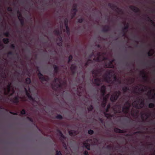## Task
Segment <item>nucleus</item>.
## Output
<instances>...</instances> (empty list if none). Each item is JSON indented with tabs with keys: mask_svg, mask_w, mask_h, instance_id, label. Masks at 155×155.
Here are the masks:
<instances>
[{
	"mask_svg": "<svg viewBox=\"0 0 155 155\" xmlns=\"http://www.w3.org/2000/svg\"><path fill=\"white\" fill-rule=\"evenodd\" d=\"M115 61L114 59H112L109 62L106 63L105 66L106 68H114V65L113 63Z\"/></svg>",
	"mask_w": 155,
	"mask_h": 155,
	"instance_id": "5",
	"label": "nucleus"
},
{
	"mask_svg": "<svg viewBox=\"0 0 155 155\" xmlns=\"http://www.w3.org/2000/svg\"><path fill=\"white\" fill-rule=\"evenodd\" d=\"M147 18L148 19V21H150L152 25L154 26H155V23L154 21L152 20L149 16H147Z\"/></svg>",
	"mask_w": 155,
	"mask_h": 155,
	"instance_id": "32",
	"label": "nucleus"
},
{
	"mask_svg": "<svg viewBox=\"0 0 155 155\" xmlns=\"http://www.w3.org/2000/svg\"><path fill=\"white\" fill-rule=\"evenodd\" d=\"M104 114L105 116L107 118H109L111 117V114L109 113H108L106 112H104Z\"/></svg>",
	"mask_w": 155,
	"mask_h": 155,
	"instance_id": "39",
	"label": "nucleus"
},
{
	"mask_svg": "<svg viewBox=\"0 0 155 155\" xmlns=\"http://www.w3.org/2000/svg\"><path fill=\"white\" fill-rule=\"evenodd\" d=\"M147 54L148 56H151L153 55V54L150 52V51H148L147 53Z\"/></svg>",
	"mask_w": 155,
	"mask_h": 155,
	"instance_id": "61",
	"label": "nucleus"
},
{
	"mask_svg": "<svg viewBox=\"0 0 155 155\" xmlns=\"http://www.w3.org/2000/svg\"><path fill=\"white\" fill-rule=\"evenodd\" d=\"M17 14L18 15V18L22 17L21 12L19 10H18L17 12Z\"/></svg>",
	"mask_w": 155,
	"mask_h": 155,
	"instance_id": "37",
	"label": "nucleus"
},
{
	"mask_svg": "<svg viewBox=\"0 0 155 155\" xmlns=\"http://www.w3.org/2000/svg\"><path fill=\"white\" fill-rule=\"evenodd\" d=\"M138 113V111H137L136 110H133L131 111V114L132 116H137V115Z\"/></svg>",
	"mask_w": 155,
	"mask_h": 155,
	"instance_id": "22",
	"label": "nucleus"
},
{
	"mask_svg": "<svg viewBox=\"0 0 155 155\" xmlns=\"http://www.w3.org/2000/svg\"><path fill=\"white\" fill-rule=\"evenodd\" d=\"M94 53L93 52L88 56L89 58H91V57L94 55Z\"/></svg>",
	"mask_w": 155,
	"mask_h": 155,
	"instance_id": "56",
	"label": "nucleus"
},
{
	"mask_svg": "<svg viewBox=\"0 0 155 155\" xmlns=\"http://www.w3.org/2000/svg\"><path fill=\"white\" fill-rule=\"evenodd\" d=\"M12 83H8V84L7 86V88L8 91V93L11 90V87Z\"/></svg>",
	"mask_w": 155,
	"mask_h": 155,
	"instance_id": "27",
	"label": "nucleus"
},
{
	"mask_svg": "<svg viewBox=\"0 0 155 155\" xmlns=\"http://www.w3.org/2000/svg\"><path fill=\"white\" fill-rule=\"evenodd\" d=\"M54 81L55 83L59 81V79L58 78H55L54 79Z\"/></svg>",
	"mask_w": 155,
	"mask_h": 155,
	"instance_id": "54",
	"label": "nucleus"
},
{
	"mask_svg": "<svg viewBox=\"0 0 155 155\" xmlns=\"http://www.w3.org/2000/svg\"><path fill=\"white\" fill-rule=\"evenodd\" d=\"M20 21L21 23V25L22 26H23L24 25V19L23 18H18Z\"/></svg>",
	"mask_w": 155,
	"mask_h": 155,
	"instance_id": "30",
	"label": "nucleus"
},
{
	"mask_svg": "<svg viewBox=\"0 0 155 155\" xmlns=\"http://www.w3.org/2000/svg\"><path fill=\"white\" fill-rule=\"evenodd\" d=\"M64 24L65 27L68 26V19L67 18H66L64 20Z\"/></svg>",
	"mask_w": 155,
	"mask_h": 155,
	"instance_id": "42",
	"label": "nucleus"
},
{
	"mask_svg": "<svg viewBox=\"0 0 155 155\" xmlns=\"http://www.w3.org/2000/svg\"><path fill=\"white\" fill-rule=\"evenodd\" d=\"M27 119L31 122H33V120L30 117H27Z\"/></svg>",
	"mask_w": 155,
	"mask_h": 155,
	"instance_id": "55",
	"label": "nucleus"
},
{
	"mask_svg": "<svg viewBox=\"0 0 155 155\" xmlns=\"http://www.w3.org/2000/svg\"><path fill=\"white\" fill-rule=\"evenodd\" d=\"M106 86L104 85L101 86L100 89V92L102 96L105 95L106 93Z\"/></svg>",
	"mask_w": 155,
	"mask_h": 155,
	"instance_id": "9",
	"label": "nucleus"
},
{
	"mask_svg": "<svg viewBox=\"0 0 155 155\" xmlns=\"http://www.w3.org/2000/svg\"><path fill=\"white\" fill-rule=\"evenodd\" d=\"M11 48L13 49H14L15 48V46L14 44H12L11 45Z\"/></svg>",
	"mask_w": 155,
	"mask_h": 155,
	"instance_id": "60",
	"label": "nucleus"
},
{
	"mask_svg": "<svg viewBox=\"0 0 155 155\" xmlns=\"http://www.w3.org/2000/svg\"><path fill=\"white\" fill-rule=\"evenodd\" d=\"M88 141L89 140L87 139L85 141H84L83 143V145L84 147H85L86 145L88 143Z\"/></svg>",
	"mask_w": 155,
	"mask_h": 155,
	"instance_id": "47",
	"label": "nucleus"
},
{
	"mask_svg": "<svg viewBox=\"0 0 155 155\" xmlns=\"http://www.w3.org/2000/svg\"><path fill=\"white\" fill-rule=\"evenodd\" d=\"M66 33L67 35H69L70 34V30L68 26H66Z\"/></svg>",
	"mask_w": 155,
	"mask_h": 155,
	"instance_id": "36",
	"label": "nucleus"
},
{
	"mask_svg": "<svg viewBox=\"0 0 155 155\" xmlns=\"http://www.w3.org/2000/svg\"><path fill=\"white\" fill-rule=\"evenodd\" d=\"M110 107H111L110 104V103H109L107 104L106 108H108V109H110Z\"/></svg>",
	"mask_w": 155,
	"mask_h": 155,
	"instance_id": "63",
	"label": "nucleus"
},
{
	"mask_svg": "<svg viewBox=\"0 0 155 155\" xmlns=\"http://www.w3.org/2000/svg\"><path fill=\"white\" fill-rule=\"evenodd\" d=\"M84 19L82 18H78V22L79 23H81L84 21Z\"/></svg>",
	"mask_w": 155,
	"mask_h": 155,
	"instance_id": "50",
	"label": "nucleus"
},
{
	"mask_svg": "<svg viewBox=\"0 0 155 155\" xmlns=\"http://www.w3.org/2000/svg\"><path fill=\"white\" fill-rule=\"evenodd\" d=\"M9 113L12 114H13V115H18V114L17 113H15V112H12L11 111H9Z\"/></svg>",
	"mask_w": 155,
	"mask_h": 155,
	"instance_id": "58",
	"label": "nucleus"
},
{
	"mask_svg": "<svg viewBox=\"0 0 155 155\" xmlns=\"http://www.w3.org/2000/svg\"><path fill=\"white\" fill-rule=\"evenodd\" d=\"M58 40H59L60 42L57 43V45L59 46H61L62 43V40L61 37L58 38Z\"/></svg>",
	"mask_w": 155,
	"mask_h": 155,
	"instance_id": "24",
	"label": "nucleus"
},
{
	"mask_svg": "<svg viewBox=\"0 0 155 155\" xmlns=\"http://www.w3.org/2000/svg\"><path fill=\"white\" fill-rule=\"evenodd\" d=\"M93 109V106L92 105H91L90 106H88L87 108V110L89 112L92 111Z\"/></svg>",
	"mask_w": 155,
	"mask_h": 155,
	"instance_id": "33",
	"label": "nucleus"
},
{
	"mask_svg": "<svg viewBox=\"0 0 155 155\" xmlns=\"http://www.w3.org/2000/svg\"><path fill=\"white\" fill-rule=\"evenodd\" d=\"M129 7L130 9L135 13H140V9L136 6L130 5Z\"/></svg>",
	"mask_w": 155,
	"mask_h": 155,
	"instance_id": "8",
	"label": "nucleus"
},
{
	"mask_svg": "<svg viewBox=\"0 0 155 155\" xmlns=\"http://www.w3.org/2000/svg\"><path fill=\"white\" fill-rule=\"evenodd\" d=\"M19 97L18 96H16L13 99H11L10 101L13 103L17 104L19 103Z\"/></svg>",
	"mask_w": 155,
	"mask_h": 155,
	"instance_id": "15",
	"label": "nucleus"
},
{
	"mask_svg": "<svg viewBox=\"0 0 155 155\" xmlns=\"http://www.w3.org/2000/svg\"><path fill=\"white\" fill-rule=\"evenodd\" d=\"M21 114L22 115H24L26 114V111L24 109H23L20 112Z\"/></svg>",
	"mask_w": 155,
	"mask_h": 155,
	"instance_id": "49",
	"label": "nucleus"
},
{
	"mask_svg": "<svg viewBox=\"0 0 155 155\" xmlns=\"http://www.w3.org/2000/svg\"><path fill=\"white\" fill-rule=\"evenodd\" d=\"M7 10L9 12H12V9L11 7H8L7 8Z\"/></svg>",
	"mask_w": 155,
	"mask_h": 155,
	"instance_id": "57",
	"label": "nucleus"
},
{
	"mask_svg": "<svg viewBox=\"0 0 155 155\" xmlns=\"http://www.w3.org/2000/svg\"><path fill=\"white\" fill-rule=\"evenodd\" d=\"M101 80L100 78H97L94 79V83L95 85L97 86H99L100 85Z\"/></svg>",
	"mask_w": 155,
	"mask_h": 155,
	"instance_id": "12",
	"label": "nucleus"
},
{
	"mask_svg": "<svg viewBox=\"0 0 155 155\" xmlns=\"http://www.w3.org/2000/svg\"><path fill=\"white\" fill-rule=\"evenodd\" d=\"M4 35L7 37H9L10 34L8 31H7L4 33Z\"/></svg>",
	"mask_w": 155,
	"mask_h": 155,
	"instance_id": "44",
	"label": "nucleus"
},
{
	"mask_svg": "<svg viewBox=\"0 0 155 155\" xmlns=\"http://www.w3.org/2000/svg\"><path fill=\"white\" fill-rule=\"evenodd\" d=\"M130 107L129 106L124 105L122 108V111L125 114H128Z\"/></svg>",
	"mask_w": 155,
	"mask_h": 155,
	"instance_id": "10",
	"label": "nucleus"
},
{
	"mask_svg": "<svg viewBox=\"0 0 155 155\" xmlns=\"http://www.w3.org/2000/svg\"><path fill=\"white\" fill-rule=\"evenodd\" d=\"M98 56L96 58H94L93 60L96 62H100L101 61V59L100 58V53L99 52L97 53Z\"/></svg>",
	"mask_w": 155,
	"mask_h": 155,
	"instance_id": "21",
	"label": "nucleus"
},
{
	"mask_svg": "<svg viewBox=\"0 0 155 155\" xmlns=\"http://www.w3.org/2000/svg\"><path fill=\"white\" fill-rule=\"evenodd\" d=\"M114 131L116 133H126V131L125 130H121L115 127L114 129Z\"/></svg>",
	"mask_w": 155,
	"mask_h": 155,
	"instance_id": "16",
	"label": "nucleus"
},
{
	"mask_svg": "<svg viewBox=\"0 0 155 155\" xmlns=\"http://www.w3.org/2000/svg\"><path fill=\"white\" fill-rule=\"evenodd\" d=\"M54 68V72L55 73H57L58 72L59 67L55 65L53 66Z\"/></svg>",
	"mask_w": 155,
	"mask_h": 155,
	"instance_id": "23",
	"label": "nucleus"
},
{
	"mask_svg": "<svg viewBox=\"0 0 155 155\" xmlns=\"http://www.w3.org/2000/svg\"><path fill=\"white\" fill-rule=\"evenodd\" d=\"M25 91L26 94L28 97V99L33 102L35 101L34 98L30 94V93L28 91L26 88H25Z\"/></svg>",
	"mask_w": 155,
	"mask_h": 155,
	"instance_id": "6",
	"label": "nucleus"
},
{
	"mask_svg": "<svg viewBox=\"0 0 155 155\" xmlns=\"http://www.w3.org/2000/svg\"><path fill=\"white\" fill-rule=\"evenodd\" d=\"M92 73L95 77H97L98 76V74L100 73V71L97 69L94 70L92 71Z\"/></svg>",
	"mask_w": 155,
	"mask_h": 155,
	"instance_id": "17",
	"label": "nucleus"
},
{
	"mask_svg": "<svg viewBox=\"0 0 155 155\" xmlns=\"http://www.w3.org/2000/svg\"><path fill=\"white\" fill-rule=\"evenodd\" d=\"M121 94V93L120 91H115L114 93L112 94L110 98L111 101L112 102L116 101L120 95Z\"/></svg>",
	"mask_w": 155,
	"mask_h": 155,
	"instance_id": "1",
	"label": "nucleus"
},
{
	"mask_svg": "<svg viewBox=\"0 0 155 155\" xmlns=\"http://www.w3.org/2000/svg\"><path fill=\"white\" fill-rule=\"evenodd\" d=\"M90 144L89 143H88L87 145H86L84 147L86 148L87 150H90Z\"/></svg>",
	"mask_w": 155,
	"mask_h": 155,
	"instance_id": "45",
	"label": "nucleus"
},
{
	"mask_svg": "<svg viewBox=\"0 0 155 155\" xmlns=\"http://www.w3.org/2000/svg\"><path fill=\"white\" fill-rule=\"evenodd\" d=\"M84 155H89L88 153V152L87 151V150H85L84 152Z\"/></svg>",
	"mask_w": 155,
	"mask_h": 155,
	"instance_id": "64",
	"label": "nucleus"
},
{
	"mask_svg": "<svg viewBox=\"0 0 155 155\" xmlns=\"http://www.w3.org/2000/svg\"><path fill=\"white\" fill-rule=\"evenodd\" d=\"M60 136V137L59 138V139L65 145V147H66V145L65 144V143L64 142V140H65L66 139V138L65 137V136L63 135V134H62V132L61 133V134H60L59 135Z\"/></svg>",
	"mask_w": 155,
	"mask_h": 155,
	"instance_id": "11",
	"label": "nucleus"
},
{
	"mask_svg": "<svg viewBox=\"0 0 155 155\" xmlns=\"http://www.w3.org/2000/svg\"><path fill=\"white\" fill-rule=\"evenodd\" d=\"M122 90L124 93L126 92L127 91L129 90V88L127 86H124L122 88Z\"/></svg>",
	"mask_w": 155,
	"mask_h": 155,
	"instance_id": "31",
	"label": "nucleus"
},
{
	"mask_svg": "<svg viewBox=\"0 0 155 155\" xmlns=\"http://www.w3.org/2000/svg\"><path fill=\"white\" fill-rule=\"evenodd\" d=\"M124 25V27L123 28L122 30L124 36L126 35L129 27V24L128 23H127V24L125 23Z\"/></svg>",
	"mask_w": 155,
	"mask_h": 155,
	"instance_id": "7",
	"label": "nucleus"
},
{
	"mask_svg": "<svg viewBox=\"0 0 155 155\" xmlns=\"http://www.w3.org/2000/svg\"><path fill=\"white\" fill-rule=\"evenodd\" d=\"M124 105L130 107L131 104L128 101H127L125 102Z\"/></svg>",
	"mask_w": 155,
	"mask_h": 155,
	"instance_id": "41",
	"label": "nucleus"
},
{
	"mask_svg": "<svg viewBox=\"0 0 155 155\" xmlns=\"http://www.w3.org/2000/svg\"><path fill=\"white\" fill-rule=\"evenodd\" d=\"M108 6L110 7L113 10L115 9V10L116 11L117 10L120 12H122V10L121 9H120L119 8L117 7L116 5L113 4L109 3L108 4Z\"/></svg>",
	"mask_w": 155,
	"mask_h": 155,
	"instance_id": "4",
	"label": "nucleus"
},
{
	"mask_svg": "<svg viewBox=\"0 0 155 155\" xmlns=\"http://www.w3.org/2000/svg\"><path fill=\"white\" fill-rule=\"evenodd\" d=\"M68 133L71 136H75L77 134V131L74 130H71L69 131Z\"/></svg>",
	"mask_w": 155,
	"mask_h": 155,
	"instance_id": "20",
	"label": "nucleus"
},
{
	"mask_svg": "<svg viewBox=\"0 0 155 155\" xmlns=\"http://www.w3.org/2000/svg\"><path fill=\"white\" fill-rule=\"evenodd\" d=\"M68 59H70L71 60V61H72V60L73 59V56H72V55L71 54H70L69 57H68Z\"/></svg>",
	"mask_w": 155,
	"mask_h": 155,
	"instance_id": "62",
	"label": "nucleus"
},
{
	"mask_svg": "<svg viewBox=\"0 0 155 155\" xmlns=\"http://www.w3.org/2000/svg\"><path fill=\"white\" fill-rule=\"evenodd\" d=\"M155 106V105L153 103H150L149 104L148 107L150 108H153Z\"/></svg>",
	"mask_w": 155,
	"mask_h": 155,
	"instance_id": "43",
	"label": "nucleus"
},
{
	"mask_svg": "<svg viewBox=\"0 0 155 155\" xmlns=\"http://www.w3.org/2000/svg\"><path fill=\"white\" fill-rule=\"evenodd\" d=\"M149 114L148 113H144L143 114L142 113H141V116L143 120L144 118V116H145L146 117H147V118L149 117Z\"/></svg>",
	"mask_w": 155,
	"mask_h": 155,
	"instance_id": "26",
	"label": "nucleus"
},
{
	"mask_svg": "<svg viewBox=\"0 0 155 155\" xmlns=\"http://www.w3.org/2000/svg\"><path fill=\"white\" fill-rule=\"evenodd\" d=\"M54 34L60 36V32L59 30H55L54 31Z\"/></svg>",
	"mask_w": 155,
	"mask_h": 155,
	"instance_id": "35",
	"label": "nucleus"
},
{
	"mask_svg": "<svg viewBox=\"0 0 155 155\" xmlns=\"http://www.w3.org/2000/svg\"><path fill=\"white\" fill-rule=\"evenodd\" d=\"M3 41L5 44H7L9 42V39L8 38H4L3 39Z\"/></svg>",
	"mask_w": 155,
	"mask_h": 155,
	"instance_id": "34",
	"label": "nucleus"
},
{
	"mask_svg": "<svg viewBox=\"0 0 155 155\" xmlns=\"http://www.w3.org/2000/svg\"><path fill=\"white\" fill-rule=\"evenodd\" d=\"M109 94H107V95H105L103 97H105L106 98L107 100L108 99V98L109 97Z\"/></svg>",
	"mask_w": 155,
	"mask_h": 155,
	"instance_id": "59",
	"label": "nucleus"
},
{
	"mask_svg": "<svg viewBox=\"0 0 155 155\" xmlns=\"http://www.w3.org/2000/svg\"><path fill=\"white\" fill-rule=\"evenodd\" d=\"M73 8L72 9V11H74V12H77L78 11V10L77 9V6L76 4H74L73 6Z\"/></svg>",
	"mask_w": 155,
	"mask_h": 155,
	"instance_id": "25",
	"label": "nucleus"
},
{
	"mask_svg": "<svg viewBox=\"0 0 155 155\" xmlns=\"http://www.w3.org/2000/svg\"><path fill=\"white\" fill-rule=\"evenodd\" d=\"M107 100L105 97L103 98V101L101 104V106L103 107L104 108L105 107Z\"/></svg>",
	"mask_w": 155,
	"mask_h": 155,
	"instance_id": "18",
	"label": "nucleus"
},
{
	"mask_svg": "<svg viewBox=\"0 0 155 155\" xmlns=\"http://www.w3.org/2000/svg\"><path fill=\"white\" fill-rule=\"evenodd\" d=\"M113 147L110 145H108L107 146V148L109 150L112 149Z\"/></svg>",
	"mask_w": 155,
	"mask_h": 155,
	"instance_id": "51",
	"label": "nucleus"
},
{
	"mask_svg": "<svg viewBox=\"0 0 155 155\" xmlns=\"http://www.w3.org/2000/svg\"><path fill=\"white\" fill-rule=\"evenodd\" d=\"M76 13L77 12H74L73 13H72V14L71 15V18H73L75 17L76 15Z\"/></svg>",
	"mask_w": 155,
	"mask_h": 155,
	"instance_id": "48",
	"label": "nucleus"
},
{
	"mask_svg": "<svg viewBox=\"0 0 155 155\" xmlns=\"http://www.w3.org/2000/svg\"><path fill=\"white\" fill-rule=\"evenodd\" d=\"M140 74L142 75L143 78L145 81H147L148 78L145 72L144 71H142L140 72Z\"/></svg>",
	"mask_w": 155,
	"mask_h": 155,
	"instance_id": "14",
	"label": "nucleus"
},
{
	"mask_svg": "<svg viewBox=\"0 0 155 155\" xmlns=\"http://www.w3.org/2000/svg\"><path fill=\"white\" fill-rule=\"evenodd\" d=\"M56 118L58 119L61 120L63 119V117L60 114H58L56 117Z\"/></svg>",
	"mask_w": 155,
	"mask_h": 155,
	"instance_id": "38",
	"label": "nucleus"
},
{
	"mask_svg": "<svg viewBox=\"0 0 155 155\" xmlns=\"http://www.w3.org/2000/svg\"><path fill=\"white\" fill-rule=\"evenodd\" d=\"M110 30V27L109 25H105L102 30V31L104 32H106Z\"/></svg>",
	"mask_w": 155,
	"mask_h": 155,
	"instance_id": "19",
	"label": "nucleus"
},
{
	"mask_svg": "<svg viewBox=\"0 0 155 155\" xmlns=\"http://www.w3.org/2000/svg\"><path fill=\"white\" fill-rule=\"evenodd\" d=\"M135 89H138V90L139 91H141L142 92H144L145 91L143 88H142L140 89V88H139L138 86H136L135 87Z\"/></svg>",
	"mask_w": 155,
	"mask_h": 155,
	"instance_id": "40",
	"label": "nucleus"
},
{
	"mask_svg": "<svg viewBox=\"0 0 155 155\" xmlns=\"http://www.w3.org/2000/svg\"><path fill=\"white\" fill-rule=\"evenodd\" d=\"M77 68V66L74 64H72L70 67L71 70H76Z\"/></svg>",
	"mask_w": 155,
	"mask_h": 155,
	"instance_id": "29",
	"label": "nucleus"
},
{
	"mask_svg": "<svg viewBox=\"0 0 155 155\" xmlns=\"http://www.w3.org/2000/svg\"><path fill=\"white\" fill-rule=\"evenodd\" d=\"M140 101H141L140 103V105H141L143 106L144 104V103L143 100L142 99H139L137 101H135L134 102L133 104H134V107L137 109H140L142 108V107H141L140 105H139L137 103H138Z\"/></svg>",
	"mask_w": 155,
	"mask_h": 155,
	"instance_id": "3",
	"label": "nucleus"
},
{
	"mask_svg": "<svg viewBox=\"0 0 155 155\" xmlns=\"http://www.w3.org/2000/svg\"><path fill=\"white\" fill-rule=\"evenodd\" d=\"M13 55V53L12 51H10L8 53V56L9 57V55Z\"/></svg>",
	"mask_w": 155,
	"mask_h": 155,
	"instance_id": "53",
	"label": "nucleus"
},
{
	"mask_svg": "<svg viewBox=\"0 0 155 155\" xmlns=\"http://www.w3.org/2000/svg\"><path fill=\"white\" fill-rule=\"evenodd\" d=\"M25 83L27 84H30L31 83V79L29 78H27L25 79Z\"/></svg>",
	"mask_w": 155,
	"mask_h": 155,
	"instance_id": "28",
	"label": "nucleus"
},
{
	"mask_svg": "<svg viewBox=\"0 0 155 155\" xmlns=\"http://www.w3.org/2000/svg\"><path fill=\"white\" fill-rule=\"evenodd\" d=\"M55 155H62V154L60 151L57 150L56 151Z\"/></svg>",
	"mask_w": 155,
	"mask_h": 155,
	"instance_id": "52",
	"label": "nucleus"
},
{
	"mask_svg": "<svg viewBox=\"0 0 155 155\" xmlns=\"http://www.w3.org/2000/svg\"><path fill=\"white\" fill-rule=\"evenodd\" d=\"M104 77L105 81L109 83V82L110 81V76H109L107 73H105L104 75Z\"/></svg>",
	"mask_w": 155,
	"mask_h": 155,
	"instance_id": "13",
	"label": "nucleus"
},
{
	"mask_svg": "<svg viewBox=\"0 0 155 155\" xmlns=\"http://www.w3.org/2000/svg\"><path fill=\"white\" fill-rule=\"evenodd\" d=\"M37 71L38 72V76L41 82L44 81H48L49 80V78L48 76H46L45 77L41 73L39 69H38Z\"/></svg>",
	"mask_w": 155,
	"mask_h": 155,
	"instance_id": "2",
	"label": "nucleus"
},
{
	"mask_svg": "<svg viewBox=\"0 0 155 155\" xmlns=\"http://www.w3.org/2000/svg\"><path fill=\"white\" fill-rule=\"evenodd\" d=\"M94 132L93 130L91 129L89 130H88V134L90 135H92L94 134Z\"/></svg>",
	"mask_w": 155,
	"mask_h": 155,
	"instance_id": "46",
	"label": "nucleus"
}]
</instances>
